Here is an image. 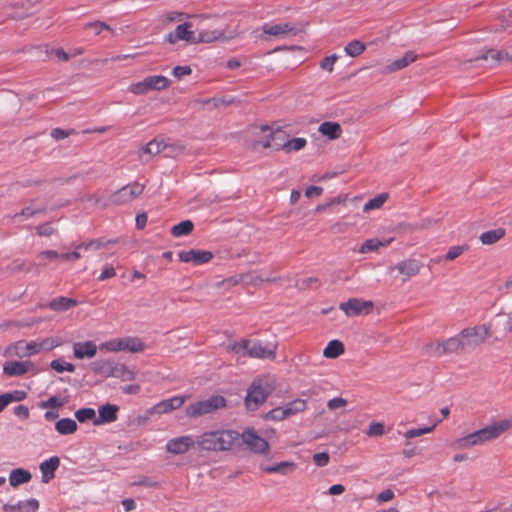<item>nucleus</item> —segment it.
<instances>
[{"label": "nucleus", "instance_id": "6e6d98bb", "mask_svg": "<svg viewBox=\"0 0 512 512\" xmlns=\"http://www.w3.org/2000/svg\"><path fill=\"white\" fill-rule=\"evenodd\" d=\"M382 246V242L377 239H368L366 240L360 248L361 253H369L377 250Z\"/></svg>", "mask_w": 512, "mask_h": 512}, {"label": "nucleus", "instance_id": "864d4df0", "mask_svg": "<svg viewBox=\"0 0 512 512\" xmlns=\"http://www.w3.org/2000/svg\"><path fill=\"white\" fill-rule=\"evenodd\" d=\"M64 405V401L57 396H51L45 401L40 402L39 407L42 409L60 408Z\"/></svg>", "mask_w": 512, "mask_h": 512}, {"label": "nucleus", "instance_id": "09e8293b", "mask_svg": "<svg viewBox=\"0 0 512 512\" xmlns=\"http://www.w3.org/2000/svg\"><path fill=\"white\" fill-rule=\"evenodd\" d=\"M267 420H275V421H281L286 418H288L285 407H277L272 410H270L268 413L264 416Z\"/></svg>", "mask_w": 512, "mask_h": 512}, {"label": "nucleus", "instance_id": "e2e57ef3", "mask_svg": "<svg viewBox=\"0 0 512 512\" xmlns=\"http://www.w3.org/2000/svg\"><path fill=\"white\" fill-rule=\"evenodd\" d=\"M346 404H347V401L344 398H342V397H335V398H332V399H330L328 401L327 407L330 410H336V409L345 407Z\"/></svg>", "mask_w": 512, "mask_h": 512}, {"label": "nucleus", "instance_id": "c03bdc74", "mask_svg": "<svg viewBox=\"0 0 512 512\" xmlns=\"http://www.w3.org/2000/svg\"><path fill=\"white\" fill-rule=\"evenodd\" d=\"M50 366L53 370H55L58 373H62V372L72 373L75 371V366L72 363L63 361L61 359L53 360L50 363Z\"/></svg>", "mask_w": 512, "mask_h": 512}, {"label": "nucleus", "instance_id": "7ed1b4c3", "mask_svg": "<svg viewBox=\"0 0 512 512\" xmlns=\"http://www.w3.org/2000/svg\"><path fill=\"white\" fill-rule=\"evenodd\" d=\"M272 391L268 377H259L252 382L247 390L245 405L248 410L254 411L265 402Z\"/></svg>", "mask_w": 512, "mask_h": 512}, {"label": "nucleus", "instance_id": "49530a36", "mask_svg": "<svg viewBox=\"0 0 512 512\" xmlns=\"http://www.w3.org/2000/svg\"><path fill=\"white\" fill-rule=\"evenodd\" d=\"M144 344L137 339L124 338V350L133 353L142 352L144 350Z\"/></svg>", "mask_w": 512, "mask_h": 512}, {"label": "nucleus", "instance_id": "0eeeda50", "mask_svg": "<svg viewBox=\"0 0 512 512\" xmlns=\"http://www.w3.org/2000/svg\"><path fill=\"white\" fill-rule=\"evenodd\" d=\"M491 326L489 324H481L473 327L464 328L459 332L465 350L475 349L483 344L490 336Z\"/></svg>", "mask_w": 512, "mask_h": 512}, {"label": "nucleus", "instance_id": "423d86ee", "mask_svg": "<svg viewBox=\"0 0 512 512\" xmlns=\"http://www.w3.org/2000/svg\"><path fill=\"white\" fill-rule=\"evenodd\" d=\"M226 407V399L220 395H213L205 400H200L188 405L185 413L189 417H200Z\"/></svg>", "mask_w": 512, "mask_h": 512}, {"label": "nucleus", "instance_id": "6ab92c4d", "mask_svg": "<svg viewBox=\"0 0 512 512\" xmlns=\"http://www.w3.org/2000/svg\"><path fill=\"white\" fill-rule=\"evenodd\" d=\"M231 36L226 35L225 29H202L198 32L196 36V44L197 43H212L217 41H227L231 39Z\"/></svg>", "mask_w": 512, "mask_h": 512}, {"label": "nucleus", "instance_id": "13d9d810", "mask_svg": "<svg viewBox=\"0 0 512 512\" xmlns=\"http://www.w3.org/2000/svg\"><path fill=\"white\" fill-rule=\"evenodd\" d=\"M338 60V56L336 54H333V55H330V56H327L325 57L321 63H320V67L323 69V70H326L328 72H332L333 69H334V65L335 63L337 62Z\"/></svg>", "mask_w": 512, "mask_h": 512}, {"label": "nucleus", "instance_id": "680f3d73", "mask_svg": "<svg viewBox=\"0 0 512 512\" xmlns=\"http://www.w3.org/2000/svg\"><path fill=\"white\" fill-rule=\"evenodd\" d=\"M261 132L264 134V137L266 139H265V141L259 142L258 144L261 145L263 148L271 147V139L273 136L272 129L267 126H263V127H261Z\"/></svg>", "mask_w": 512, "mask_h": 512}, {"label": "nucleus", "instance_id": "9b49d317", "mask_svg": "<svg viewBox=\"0 0 512 512\" xmlns=\"http://www.w3.org/2000/svg\"><path fill=\"white\" fill-rule=\"evenodd\" d=\"M145 186L139 182L129 183L111 195V202L123 205L133 201L144 191Z\"/></svg>", "mask_w": 512, "mask_h": 512}, {"label": "nucleus", "instance_id": "a18cd8bd", "mask_svg": "<svg viewBox=\"0 0 512 512\" xmlns=\"http://www.w3.org/2000/svg\"><path fill=\"white\" fill-rule=\"evenodd\" d=\"M186 17H188V15H186L183 12L171 11V12L161 15L160 21L162 24H168V23H172V22L182 21Z\"/></svg>", "mask_w": 512, "mask_h": 512}, {"label": "nucleus", "instance_id": "bb28decb", "mask_svg": "<svg viewBox=\"0 0 512 512\" xmlns=\"http://www.w3.org/2000/svg\"><path fill=\"white\" fill-rule=\"evenodd\" d=\"M77 305H78L77 300H75L73 298L60 296V297H56V298L52 299L48 303L47 307L55 312H63V311H67Z\"/></svg>", "mask_w": 512, "mask_h": 512}, {"label": "nucleus", "instance_id": "20e7f679", "mask_svg": "<svg viewBox=\"0 0 512 512\" xmlns=\"http://www.w3.org/2000/svg\"><path fill=\"white\" fill-rule=\"evenodd\" d=\"M512 428V419H503L470 433L472 445L480 446L501 436Z\"/></svg>", "mask_w": 512, "mask_h": 512}, {"label": "nucleus", "instance_id": "ddd939ff", "mask_svg": "<svg viewBox=\"0 0 512 512\" xmlns=\"http://www.w3.org/2000/svg\"><path fill=\"white\" fill-rule=\"evenodd\" d=\"M191 27L192 24L189 22L179 24L174 31L165 36V41L169 44H176L182 40L187 43L196 44V35L191 30Z\"/></svg>", "mask_w": 512, "mask_h": 512}, {"label": "nucleus", "instance_id": "5fc2aeb1", "mask_svg": "<svg viewBox=\"0 0 512 512\" xmlns=\"http://www.w3.org/2000/svg\"><path fill=\"white\" fill-rule=\"evenodd\" d=\"M384 204V194H379L374 199L369 200L367 203H365L363 210L365 212H368L372 209H379Z\"/></svg>", "mask_w": 512, "mask_h": 512}, {"label": "nucleus", "instance_id": "2eb2a0df", "mask_svg": "<svg viewBox=\"0 0 512 512\" xmlns=\"http://www.w3.org/2000/svg\"><path fill=\"white\" fill-rule=\"evenodd\" d=\"M178 257L181 262L201 265L208 263L213 258V254L206 250L191 249L179 252Z\"/></svg>", "mask_w": 512, "mask_h": 512}, {"label": "nucleus", "instance_id": "6e6552de", "mask_svg": "<svg viewBox=\"0 0 512 512\" xmlns=\"http://www.w3.org/2000/svg\"><path fill=\"white\" fill-rule=\"evenodd\" d=\"M170 81L162 75H153L144 78L142 81L133 83L129 86V92L135 95H144L151 90L161 91L168 88Z\"/></svg>", "mask_w": 512, "mask_h": 512}, {"label": "nucleus", "instance_id": "4c0bfd02", "mask_svg": "<svg viewBox=\"0 0 512 512\" xmlns=\"http://www.w3.org/2000/svg\"><path fill=\"white\" fill-rule=\"evenodd\" d=\"M307 144V140L302 137L293 138L283 144L282 149L287 152H295L304 149Z\"/></svg>", "mask_w": 512, "mask_h": 512}, {"label": "nucleus", "instance_id": "39448f33", "mask_svg": "<svg viewBox=\"0 0 512 512\" xmlns=\"http://www.w3.org/2000/svg\"><path fill=\"white\" fill-rule=\"evenodd\" d=\"M424 353L430 357H442L447 354L465 352L460 334L443 341H434L424 346Z\"/></svg>", "mask_w": 512, "mask_h": 512}, {"label": "nucleus", "instance_id": "f03ea898", "mask_svg": "<svg viewBox=\"0 0 512 512\" xmlns=\"http://www.w3.org/2000/svg\"><path fill=\"white\" fill-rule=\"evenodd\" d=\"M60 345V341L56 338L48 337L40 342H26L20 340L7 348V353L19 358L30 357L40 353L42 350H52Z\"/></svg>", "mask_w": 512, "mask_h": 512}, {"label": "nucleus", "instance_id": "5701e85b", "mask_svg": "<svg viewBox=\"0 0 512 512\" xmlns=\"http://www.w3.org/2000/svg\"><path fill=\"white\" fill-rule=\"evenodd\" d=\"M60 465L58 456H52L40 464V471L42 474V482L48 483L55 477V471Z\"/></svg>", "mask_w": 512, "mask_h": 512}, {"label": "nucleus", "instance_id": "b1692460", "mask_svg": "<svg viewBox=\"0 0 512 512\" xmlns=\"http://www.w3.org/2000/svg\"><path fill=\"white\" fill-rule=\"evenodd\" d=\"M166 149H171L172 152H175L176 154H181L184 151V147L182 146H167L163 141L153 139L143 147V152L149 155H157Z\"/></svg>", "mask_w": 512, "mask_h": 512}, {"label": "nucleus", "instance_id": "4d7b16f0", "mask_svg": "<svg viewBox=\"0 0 512 512\" xmlns=\"http://www.w3.org/2000/svg\"><path fill=\"white\" fill-rule=\"evenodd\" d=\"M466 250H467V246H465V245L451 246L445 255V259L449 260V261L455 260Z\"/></svg>", "mask_w": 512, "mask_h": 512}, {"label": "nucleus", "instance_id": "c756f323", "mask_svg": "<svg viewBox=\"0 0 512 512\" xmlns=\"http://www.w3.org/2000/svg\"><path fill=\"white\" fill-rule=\"evenodd\" d=\"M344 345L339 340H331L323 350V356L328 359H335L344 353Z\"/></svg>", "mask_w": 512, "mask_h": 512}, {"label": "nucleus", "instance_id": "774afa93", "mask_svg": "<svg viewBox=\"0 0 512 512\" xmlns=\"http://www.w3.org/2000/svg\"><path fill=\"white\" fill-rule=\"evenodd\" d=\"M14 414L23 419V420H26L29 418V409L25 406V405H18L14 408Z\"/></svg>", "mask_w": 512, "mask_h": 512}, {"label": "nucleus", "instance_id": "aec40b11", "mask_svg": "<svg viewBox=\"0 0 512 512\" xmlns=\"http://www.w3.org/2000/svg\"><path fill=\"white\" fill-rule=\"evenodd\" d=\"M262 30L265 34L275 37H286L288 35H295L297 33L295 25L289 22L274 25L265 23L262 26Z\"/></svg>", "mask_w": 512, "mask_h": 512}, {"label": "nucleus", "instance_id": "f704fd0d", "mask_svg": "<svg viewBox=\"0 0 512 512\" xmlns=\"http://www.w3.org/2000/svg\"><path fill=\"white\" fill-rule=\"evenodd\" d=\"M439 422H440V420L436 421L434 424H432L431 426H427V427L410 428L402 434L403 438L405 440H411L412 438L420 437L422 435L432 433Z\"/></svg>", "mask_w": 512, "mask_h": 512}, {"label": "nucleus", "instance_id": "412c9836", "mask_svg": "<svg viewBox=\"0 0 512 512\" xmlns=\"http://www.w3.org/2000/svg\"><path fill=\"white\" fill-rule=\"evenodd\" d=\"M119 407L115 404H105L99 407L98 417L94 419L93 424L96 426L112 423L118 418Z\"/></svg>", "mask_w": 512, "mask_h": 512}, {"label": "nucleus", "instance_id": "473e14b6", "mask_svg": "<svg viewBox=\"0 0 512 512\" xmlns=\"http://www.w3.org/2000/svg\"><path fill=\"white\" fill-rule=\"evenodd\" d=\"M26 398V393L21 390L4 393L0 395V412H2L10 403L22 401Z\"/></svg>", "mask_w": 512, "mask_h": 512}, {"label": "nucleus", "instance_id": "052dcab7", "mask_svg": "<svg viewBox=\"0 0 512 512\" xmlns=\"http://www.w3.org/2000/svg\"><path fill=\"white\" fill-rule=\"evenodd\" d=\"M172 74L177 79H181L184 76H189L192 74V69L190 66H176L172 70Z\"/></svg>", "mask_w": 512, "mask_h": 512}, {"label": "nucleus", "instance_id": "3c124183", "mask_svg": "<svg viewBox=\"0 0 512 512\" xmlns=\"http://www.w3.org/2000/svg\"><path fill=\"white\" fill-rule=\"evenodd\" d=\"M451 447L456 450L468 449L473 447L470 435L459 437L452 441Z\"/></svg>", "mask_w": 512, "mask_h": 512}, {"label": "nucleus", "instance_id": "c9c22d12", "mask_svg": "<svg viewBox=\"0 0 512 512\" xmlns=\"http://www.w3.org/2000/svg\"><path fill=\"white\" fill-rule=\"evenodd\" d=\"M194 225L190 220H184L171 228V234L174 237L189 235L193 231Z\"/></svg>", "mask_w": 512, "mask_h": 512}, {"label": "nucleus", "instance_id": "f3484780", "mask_svg": "<svg viewBox=\"0 0 512 512\" xmlns=\"http://www.w3.org/2000/svg\"><path fill=\"white\" fill-rule=\"evenodd\" d=\"M188 399V396H173L157 403L151 408L152 414H165L180 408Z\"/></svg>", "mask_w": 512, "mask_h": 512}, {"label": "nucleus", "instance_id": "a19ab883", "mask_svg": "<svg viewBox=\"0 0 512 512\" xmlns=\"http://www.w3.org/2000/svg\"><path fill=\"white\" fill-rule=\"evenodd\" d=\"M364 50L365 45L358 40H353L345 46V52L350 57H357L362 54Z\"/></svg>", "mask_w": 512, "mask_h": 512}, {"label": "nucleus", "instance_id": "2f4dec72", "mask_svg": "<svg viewBox=\"0 0 512 512\" xmlns=\"http://www.w3.org/2000/svg\"><path fill=\"white\" fill-rule=\"evenodd\" d=\"M417 59V56L413 52H407L403 57L391 62L386 66V71L395 72L401 70L413 63Z\"/></svg>", "mask_w": 512, "mask_h": 512}, {"label": "nucleus", "instance_id": "f8f14e48", "mask_svg": "<svg viewBox=\"0 0 512 512\" xmlns=\"http://www.w3.org/2000/svg\"><path fill=\"white\" fill-rule=\"evenodd\" d=\"M240 438L247 448L255 454H266L269 451V443L260 437L253 429H245Z\"/></svg>", "mask_w": 512, "mask_h": 512}, {"label": "nucleus", "instance_id": "4468645a", "mask_svg": "<svg viewBox=\"0 0 512 512\" xmlns=\"http://www.w3.org/2000/svg\"><path fill=\"white\" fill-rule=\"evenodd\" d=\"M195 444H197V440H195L193 436L183 435L168 440L165 448L168 453L179 455L184 454L190 449L194 448Z\"/></svg>", "mask_w": 512, "mask_h": 512}, {"label": "nucleus", "instance_id": "dca6fc26", "mask_svg": "<svg viewBox=\"0 0 512 512\" xmlns=\"http://www.w3.org/2000/svg\"><path fill=\"white\" fill-rule=\"evenodd\" d=\"M35 366L29 361H9L3 365V372L9 377L22 376L28 372H34Z\"/></svg>", "mask_w": 512, "mask_h": 512}, {"label": "nucleus", "instance_id": "a211bd4d", "mask_svg": "<svg viewBox=\"0 0 512 512\" xmlns=\"http://www.w3.org/2000/svg\"><path fill=\"white\" fill-rule=\"evenodd\" d=\"M298 468L297 463L293 461H281L272 465L260 466V469L267 474H279L282 476H289L293 474Z\"/></svg>", "mask_w": 512, "mask_h": 512}, {"label": "nucleus", "instance_id": "4be33fe9", "mask_svg": "<svg viewBox=\"0 0 512 512\" xmlns=\"http://www.w3.org/2000/svg\"><path fill=\"white\" fill-rule=\"evenodd\" d=\"M97 353V345L93 341L76 342L73 354L76 359L93 358Z\"/></svg>", "mask_w": 512, "mask_h": 512}, {"label": "nucleus", "instance_id": "ea45409f", "mask_svg": "<svg viewBox=\"0 0 512 512\" xmlns=\"http://www.w3.org/2000/svg\"><path fill=\"white\" fill-rule=\"evenodd\" d=\"M100 349L107 352H119L124 350V339L114 338L100 344Z\"/></svg>", "mask_w": 512, "mask_h": 512}, {"label": "nucleus", "instance_id": "e433bc0d", "mask_svg": "<svg viewBox=\"0 0 512 512\" xmlns=\"http://www.w3.org/2000/svg\"><path fill=\"white\" fill-rule=\"evenodd\" d=\"M93 247H95V248L98 247V245L94 241H90L88 243H81L80 245L77 246V250L76 251H73L71 253L61 254L60 259L66 260V261L78 260L81 257V254H80V252L78 250H80V249L88 250V249L93 248Z\"/></svg>", "mask_w": 512, "mask_h": 512}, {"label": "nucleus", "instance_id": "37998d69", "mask_svg": "<svg viewBox=\"0 0 512 512\" xmlns=\"http://www.w3.org/2000/svg\"><path fill=\"white\" fill-rule=\"evenodd\" d=\"M402 455L405 458L410 459L422 455V449L414 445L410 440H406L402 450Z\"/></svg>", "mask_w": 512, "mask_h": 512}, {"label": "nucleus", "instance_id": "1a4fd4ad", "mask_svg": "<svg viewBox=\"0 0 512 512\" xmlns=\"http://www.w3.org/2000/svg\"><path fill=\"white\" fill-rule=\"evenodd\" d=\"M247 349L244 356L257 359L274 360L276 358L277 345L274 343L263 344L259 340L247 339Z\"/></svg>", "mask_w": 512, "mask_h": 512}, {"label": "nucleus", "instance_id": "c85d7f7f", "mask_svg": "<svg viewBox=\"0 0 512 512\" xmlns=\"http://www.w3.org/2000/svg\"><path fill=\"white\" fill-rule=\"evenodd\" d=\"M32 478L29 471L17 468L13 469L9 474V483L12 487H17L21 484L28 483Z\"/></svg>", "mask_w": 512, "mask_h": 512}, {"label": "nucleus", "instance_id": "7c9ffc66", "mask_svg": "<svg viewBox=\"0 0 512 512\" xmlns=\"http://www.w3.org/2000/svg\"><path fill=\"white\" fill-rule=\"evenodd\" d=\"M78 425L71 418H62L55 423V430L60 435H70L77 431Z\"/></svg>", "mask_w": 512, "mask_h": 512}, {"label": "nucleus", "instance_id": "f257e3e1", "mask_svg": "<svg viewBox=\"0 0 512 512\" xmlns=\"http://www.w3.org/2000/svg\"><path fill=\"white\" fill-rule=\"evenodd\" d=\"M240 434L234 430L206 431L198 436L197 445L205 451L221 452L231 450Z\"/></svg>", "mask_w": 512, "mask_h": 512}, {"label": "nucleus", "instance_id": "72a5a7b5", "mask_svg": "<svg viewBox=\"0 0 512 512\" xmlns=\"http://www.w3.org/2000/svg\"><path fill=\"white\" fill-rule=\"evenodd\" d=\"M505 236V229L497 228L486 231L480 235V241L484 245H492L501 240Z\"/></svg>", "mask_w": 512, "mask_h": 512}, {"label": "nucleus", "instance_id": "58836bf2", "mask_svg": "<svg viewBox=\"0 0 512 512\" xmlns=\"http://www.w3.org/2000/svg\"><path fill=\"white\" fill-rule=\"evenodd\" d=\"M284 407H285L287 416L290 417L292 415H295L299 412L304 411L307 407V403L303 399H295V400L287 403Z\"/></svg>", "mask_w": 512, "mask_h": 512}, {"label": "nucleus", "instance_id": "8fccbe9b", "mask_svg": "<svg viewBox=\"0 0 512 512\" xmlns=\"http://www.w3.org/2000/svg\"><path fill=\"white\" fill-rule=\"evenodd\" d=\"M247 339H242L241 341H233V342H230L227 344L226 346V350L228 352H234V353H237V354H242L244 355V353H246V349H247Z\"/></svg>", "mask_w": 512, "mask_h": 512}, {"label": "nucleus", "instance_id": "338daca9", "mask_svg": "<svg viewBox=\"0 0 512 512\" xmlns=\"http://www.w3.org/2000/svg\"><path fill=\"white\" fill-rule=\"evenodd\" d=\"M115 275L116 272L112 266H105L101 274L98 276V280L104 281L106 279L113 278Z\"/></svg>", "mask_w": 512, "mask_h": 512}, {"label": "nucleus", "instance_id": "69168bd1", "mask_svg": "<svg viewBox=\"0 0 512 512\" xmlns=\"http://www.w3.org/2000/svg\"><path fill=\"white\" fill-rule=\"evenodd\" d=\"M36 230L37 234L40 236H50L55 232L54 228L49 223L39 225Z\"/></svg>", "mask_w": 512, "mask_h": 512}, {"label": "nucleus", "instance_id": "79ce46f5", "mask_svg": "<svg viewBox=\"0 0 512 512\" xmlns=\"http://www.w3.org/2000/svg\"><path fill=\"white\" fill-rule=\"evenodd\" d=\"M93 370L99 374L113 375V364L108 360H100L93 363Z\"/></svg>", "mask_w": 512, "mask_h": 512}, {"label": "nucleus", "instance_id": "cd10ccee", "mask_svg": "<svg viewBox=\"0 0 512 512\" xmlns=\"http://www.w3.org/2000/svg\"><path fill=\"white\" fill-rule=\"evenodd\" d=\"M420 268V263L414 259L403 261L397 266L399 273L404 275L403 281L409 277L417 275L420 271Z\"/></svg>", "mask_w": 512, "mask_h": 512}, {"label": "nucleus", "instance_id": "a878e982", "mask_svg": "<svg viewBox=\"0 0 512 512\" xmlns=\"http://www.w3.org/2000/svg\"><path fill=\"white\" fill-rule=\"evenodd\" d=\"M318 131L321 135L327 137L329 140H336L342 135V127L337 122L325 121L318 127Z\"/></svg>", "mask_w": 512, "mask_h": 512}, {"label": "nucleus", "instance_id": "603ef678", "mask_svg": "<svg viewBox=\"0 0 512 512\" xmlns=\"http://www.w3.org/2000/svg\"><path fill=\"white\" fill-rule=\"evenodd\" d=\"M85 29H92L95 33V35H99L103 30L111 31L114 33V30L105 22L102 21H95L91 23H87L84 26Z\"/></svg>", "mask_w": 512, "mask_h": 512}, {"label": "nucleus", "instance_id": "bf43d9fd", "mask_svg": "<svg viewBox=\"0 0 512 512\" xmlns=\"http://www.w3.org/2000/svg\"><path fill=\"white\" fill-rule=\"evenodd\" d=\"M330 456L326 452H320L313 455V462L318 467H324L328 465Z\"/></svg>", "mask_w": 512, "mask_h": 512}, {"label": "nucleus", "instance_id": "9d476101", "mask_svg": "<svg viewBox=\"0 0 512 512\" xmlns=\"http://www.w3.org/2000/svg\"><path fill=\"white\" fill-rule=\"evenodd\" d=\"M374 303L370 300L360 298H350L346 302H341L339 309L342 310L347 317H356L368 315L373 311Z\"/></svg>", "mask_w": 512, "mask_h": 512}, {"label": "nucleus", "instance_id": "de8ad7c7", "mask_svg": "<svg viewBox=\"0 0 512 512\" xmlns=\"http://www.w3.org/2000/svg\"><path fill=\"white\" fill-rule=\"evenodd\" d=\"M95 415L96 413L93 408H81L75 412V418L81 423L86 422L88 420L94 421V419H96Z\"/></svg>", "mask_w": 512, "mask_h": 512}, {"label": "nucleus", "instance_id": "0e129e2a", "mask_svg": "<svg viewBox=\"0 0 512 512\" xmlns=\"http://www.w3.org/2000/svg\"><path fill=\"white\" fill-rule=\"evenodd\" d=\"M73 133V130H63L61 128H54L51 131V137L57 141L65 139Z\"/></svg>", "mask_w": 512, "mask_h": 512}, {"label": "nucleus", "instance_id": "393cba45", "mask_svg": "<svg viewBox=\"0 0 512 512\" xmlns=\"http://www.w3.org/2000/svg\"><path fill=\"white\" fill-rule=\"evenodd\" d=\"M39 508V502L36 499L19 501L16 504H4L5 512H36Z\"/></svg>", "mask_w": 512, "mask_h": 512}]
</instances>
